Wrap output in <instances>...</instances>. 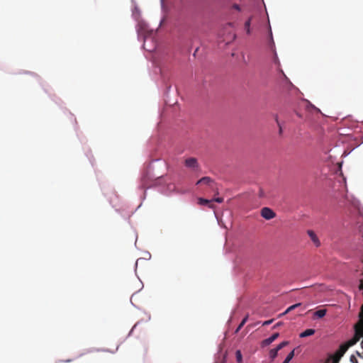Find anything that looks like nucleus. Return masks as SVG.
I'll list each match as a JSON object with an SVG mask.
<instances>
[{"mask_svg": "<svg viewBox=\"0 0 363 363\" xmlns=\"http://www.w3.org/2000/svg\"><path fill=\"white\" fill-rule=\"evenodd\" d=\"M325 313H326V310L320 309V310H318L315 312V315L317 316L318 318H323V316H325Z\"/></svg>", "mask_w": 363, "mask_h": 363, "instance_id": "obj_10", "label": "nucleus"}, {"mask_svg": "<svg viewBox=\"0 0 363 363\" xmlns=\"http://www.w3.org/2000/svg\"><path fill=\"white\" fill-rule=\"evenodd\" d=\"M301 305V303H296L294 305H292L291 306H289L286 311L284 313H283L281 315H284V314H286L288 313L289 311L298 308V306H300Z\"/></svg>", "mask_w": 363, "mask_h": 363, "instance_id": "obj_9", "label": "nucleus"}, {"mask_svg": "<svg viewBox=\"0 0 363 363\" xmlns=\"http://www.w3.org/2000/svg\"><path fill=\"white\" fill-rule=\"evenodd\" d=\"M250 21L251 18H249L245 23V29L247 33H250Z\"/></svg>", "mask_w": 363, "mask_h": 363, "instance_id": "obj_17", "label": "nucleus"}, {"mask_svg": "<svg viewBox=\"0 0 363 363\" xmlns=\"http://www.w3.org/2000/svg\"><path fill=\"white\" fill-rule=\"evenodd\" d=\"M211 202V201L205 199H202V198H200L199 199V203L200 205H207V204H209Z\"/></svg>", "mask_w": 363, "mask_h": 363, "instance_id": "obj_15", "label": "nucleus"}, {"mask_svg": "<svg viewBox=\"0 0 363 363\" xmlns=\"http://www.w3.org/2000/svg\"><path fill=\"white\" fill-rule=\"evenodd\" d=\"M279 334L278 333H275L269 337L264 340L262 342V347H266V346L270 345L271 343H272L279 337Z\"/></svg>", "mask_w": 363, "mask_h": 363, "instance_id": "obj_6", "label": "nucleus"}, {"mask_svg": "<svg viewBox=\"0 0 363 363\" xmlns=\"http://www.w3.org/2000/svg\"><path fill=\"white\" fill-rule=\"evenodd\" d=\"M234 7H235L236 9H238V10H239V9H240L239 6H238V5H235V6H234Z\"/></svg>", "mask_w": 363, "mask_h": 363, "instance_id": "obj_23", "label": "nucleus"}, {"mask_svg": "<svg viewBox=\"0 0 363 363\" xmlns=\"http://www.w3.org/2000/svg\"><path fill=\"white\" fill-rule=\"evenodd\" d=\"M185 166L194 170H197L199 168L197 160L194 157L186 159L185 160Z\"/></svg>", "mask_w": 363, "mask_h": 363, "instance_id": "obj_4", "label": "nucleus"}, {"mask_svg": "<svg viewBox=\"0 0 363 363\" xmlns=\"http://www.w3.org/2000/svg\"><path fill=\"white\" fill-rule=\"evenodd\" d=\"M289 344L288 341H284L277 345L276 348H274L277 352L282 349L284 347L286 346Z\"/></svg>", "mask_w": 363, "mask_h": 363, "instance_id": "obj_14", "label": "nucleus"}, {"mask_svg": "<svg viewBox=\"0 0 363 363\" xmlns=\"http://www.w3.org/2000/svg\"><path fill=\"white\" fill-rule=\"evenodd\" d=\"M361 330H362L361 318H359V321L355 325L354 336L351 340H350L347 342L344 343V345L347 347V349L350 347H352L354 345H355L359 340V339L362 337V336H360V334H358V332L362 331Z\"/></svg>", "mask_w": 363, "mask_h": 363, "instance_id": "obj_2", "label": "nucleus"}, {"mask_svg": "<svg viewBox=\"0 0 363 363\" xmlns=\"http://www.w3.org/2000/svg\"><path fill=\"white\" fill-rule=\"evenodd\" d=\"M213 201L217 202V203H222L223 201V199L221 197L216 198Z\"/></svg>", "mask_w": 363, "mask_h": 363, "instance_id": "obj_18", "label": "nucleus"}, {"mask_svg": "<svg viewBox=\"0 0 363 363\" xmlns=\"http://www.w3.org/2000/svg\"><path fill=\"white\" fill-rule=\"evenodd\" d=\"M315 333L314 329H307L300 334L301 337H306L312 335Z\"/></svg>", "mask_w": 363, "mask_h": 363, "instance_id": "obj_8", "label": "nucleus"}, {"mask_svg": "<svg viewBox=\"0 0 363 363\" xmlns=\"http://www.w3.org/2000/svg\"><path fill=\"white\" fill-rule=\"evenodd\" d=\"M278 352L275 349H272L269 352V357L272 360H274L277 356Z\"/></svg>", "mask_w": 363, "mask_h": 363, "instance_id": "obj_13", "label": "nucleus"}, {"mask_svg": "<svg viewBox=\"0 0 363 363\" xmlns=\"http://www.w3.org/2000/svg\"><path fill=\"white\" fill-rule=\"evenodd\" d=\"M347 350V347L342 344L334 354H331L328 357L325 363H339L340 359Z\"/></svg>", "mask_w": 363, "mask_h": 363, "instance_id": "obj_1", "label": "nucleus"}, {"mask_svg": "<svg viewBox=\"0 0 363 363\" xmlns=\"http://www.w3.org/2000/svg\"><path fill=\"white\" fill-rule=\"evenodd\" d=\"M350 361L353 363H357V360L356 359V357L354 356V355H352L350 357Z\"/></svg>", "mask_w": 363, "mask_h": 363, "instance_id": "obj_19", "label": "nucleus"}, {"mask_svg": "<svg viewBox=\"0 0 363 363\" xmlns=\"http://www.w3.org/2000/svg\"><path fill=\"white\" fill-rule=\"evenodd\" d=\"M357 354H358L359 357H361V355H360L359 352H357Z\"/></svg>", "mask_w": 363, "mask_h": 363, "instance_id": "obj_25", "label": "nucleus"}, {"mask_svg": "<svg viewBox=\"0 0 363 363\" xmlns=\"http://www.w3.org/2000/svg\"><path fill=\"white\" fill-rule=\"evenodd\" d=\"M308 235H309V237L316 246H318L320 245V241L318 237L316 236L315 233L313 230H308Z\"/></svg>", "mask_w": 363, "mask_h": 363, "instance_id": "obj_7", "label": "nucleus"}, {"mask_svg": "<svg viewBox=\"0 0 363 363\" xmlns=\"http://www.w3.org/2000/svg\"><path fill=\"white\" fill-rule=\"evenodd\" d=\"M204 184L206 185H208L211 188H213L214 182L209 177H204L200 179L197 182L196 184Z\"/></svg>", "mask_w": 363, "mask_h": 363, "instance_id": "obj_5", "label": "nucleus"}, {"mask_svg": "<svg viewBox=\"0 0 363 363\" xmlns=\"http://www.w3.org/2000/svg\"><path fill=\"white\" fill-rule=\"evenodd\" d=\"M247 318H248V316H245L242 320L241 321V323L239 324L238 327L237 328V329L235 330V333H238L239 330L243 327V325L245 324V323L247 322Z\"/></svg>", "mask_w": 363, "mask_h": 363, "instance_id": "obj_11", "label": "nucleus"}, {"mask_svg": "<svg viewBox=\"0 0 363 363\" xmlns=\"http://www.w3.org/2000/svg\"><path fill=\"white\" fill-rule=\"evenodd\" d=\"M281 323H278L277 324H276L274 328H276L277 326H279Z\"/></svg>", "mask_w": 363, "mask_h": 363, "instance_id": "obj_22", "label": "nucleus"}, {"mask_svg": "<svg viewBox=\"0 0 363 363\" xmlns=\"http://www.w3.org/2000/svg\"><path fill=\"white\" fill-rule=\"evenodd\" d=\"M273 320H266L263 323V325H268L272 323Z\"/></svg>", "mask_w": 363, "mask_h": 363, "instance_id": "obj_20", "label": "nucleus"}, {"mask_svg": "<svg viewBox=\"0 0 363 363\" xmlns=\"http://www.w3.org/2000/svg\"><path fill=\"white\" fill-rule=\"evenodd\" d=\"M197 51H198V48H196V49L195 52H194V55H196V52Z\"/></svg>", "mask_w": 363, "mask_h": 363, "instance_id": "obj_24", "label": "nucleus"}, {"mask_svg": "<svg viewBox=\"0 0 363 363\" xmlns=\"http://www.w3.org/2000/svg\"><path fill=\"white\" fill-rule=\"evenodd\" d=\"M276 121H277V124H278V125H279V133H281V131H282V129H281V125H279V122H278L277 117H276Z\"/></svg>", "mask_w": 363, "mask_h": 363, "instance_id": "obj_21", "label": "nucleus"}, {"mask_svg": "<svg viewBox=\"0 0 363 363\" xmlns=\"http://www.w3.org/2000/svg\"><path fill=\"white\" fill-rule=\"evenodd\" d=\"M261 216L267 220H270L276 216V213L271 208L264 207L261 210Z\"/></svg>", "mask_w": 363, "mask_h": 363, "instance_id": "obj_3", "label": "nucleus"}, {"mask_svg": "<svg viewBox=\"0 0 363 363\" xmlns=\"http://www.w3.org/2000/svg\"><path fill=\"white\" fill-rule=\"evenodd\" d=\"M235 356H236L237 362L238 363H241L242 357L241 352L240 350L236 351Z\"/></svg>", "mask_w": 363, "mask_h": 363, "instance_id": "obj_16", "label": "nucleus"}, {"mask_svg": "<svg viewBox=\"0 0 363 363\" xmlns=\"http://www.w3.org/2000/svg\"><path fill=\"white\" fill-rule=\"evenodd\" d=\"M294 356V350H292L286 357L284 361L282 363H289V362L293 359Z\"/></svg>", "mask_w": 363, "mask_h": 363, "instance_id": "obj_12", "label": "nucleus"}]
</instances>
